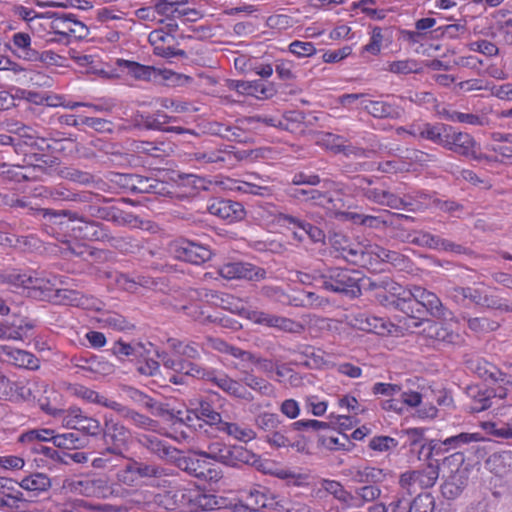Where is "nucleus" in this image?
Here are the masks:
<instances>
[{"label": "nucleus", "instance_id": "obj_42", "mask_svg": "<svg viewBox=\"0 0 512 512\" xmlns=\"http://www.w3.org/2000/svg\"><path fill=\"white\" fill-rule=\"evenodd\" d=\"M73 393L82 398L83 400H86L87 402L96 403L99 405H102L104 407L113 409L115 411H122V405L119 404L116 401L109 400L105 398L104 396L100 395L98 392L91 390L85 386H75L73 388Z\"/></svg>", "mask_w": 512, "mask_h": 512}, {"label": "nucleus", "instance_id": "obj_61", "mask_svg": "<svg viewBox=\"0 0 512 512\" xmlns=\"http://www.w3.org/2000/svg\"><path fill=\"white\" fill-rule=\"evenodd\" d=\"M48 395L45 396V397H38L37 399V403L40 407V409L45 412L46 414L48 415H51L53 417H58L61 415V413L63 412V409H61L60 407H58L56 405L57 403V399H58V393L53 391V390H50L47 392Z\"/></svg>", "mask_w": 512, "mask_h": 512}, {"label": "nucleus", "instance_id": "obj_34", "mask_svg": "<svg viewBox=\"0 0 512 512\" xmlns=\"http://www.w3.org/2000/svg\"><path fill=\"white\" fill-rule=\"evenodd\" d=\"M483 437L479 433H460L455 436L446 438L444 441L432 442L431 449L436 453L448 452L461 448L465 444L471 442L482 441Z\"/></svg>", "mask_w": 512, "mask_h": 512}, {"label": "nucleus", "instance_id": "obj_53", "mask_svg": "<svg viewBox=\"0 0 512 512\" xmlns=\"http://www.w3.org/2000/svg\"><path fill=\"white\" fill-rule=\"evenodd\" d=\"M174 420V425L177 423L185 425L187 428H202L201 416L199 415L198 410L194 409H181L177 411H173L172 413Z\"/></svg>", "mask_w": 512, "mask_h": 512}, {"label": "nucleus", "instance_id": "obj_54", "mask_svg": "<svg viewBox=\"0 0 512 512\" xmlns=\"http://www.w3.org/2000/svg\"><path fill=\"white\" fill-rule=\"evenodd\" d=\"M117 65L122 72H126L136 79H149L151 78L154 71L152 67L144 66L139 63L124 59H118Z\"/></svg>", "mask_w": 512, "mask_h": 512}, {"label": "nucleus", "instance_id": "obj_38", "mask_svg": "<svg viewBox=\"0 0 512 512\" xmlns=\"http://www.w3.org/2000/svg\"><path fill=\"white\" fill-rule=\"evenodd\" d=\"M251 510L259 512V509H275L278 506L276 496L264 487L254 488L246 498Z\"/></svg>", "mask_w": 512, "mask_h": 512}, {"label": "nucleus", "instance_id": "obj_59", "mask_svg": "<svg viewBox=\"0 0 512 512\" xmlns=\"http://www.w3.org/2000/svg\"><path fill=\"white\" fill-rule=\"evenodd\" d=\"M18 138H16L17 146L23 144L30 148L41 147L40 143L44 140L37 136V132L31 127L22 125L15 130Z\"/></svg>", "mask_w": 512, "mask_h": 512}, {"label": "nucleus", "instance_id": "obj_2", "mask_svg": "<svg viewBox=\"0 0 512 512\" xmlns=\"http://www.w3.org/2000/svg\"><path fill=\"white\" fill-rule=\"evenodd\" d=\"M62 283V280L58 277H49L44 272L24 271L16 268L0 270V284H6L14 288L41 290L49 298H52L50 293L54 292L53 300L57 303L81 306L84 309H101L100 301L83 296L75 290L59 287Z\"/></svg>", "mask_w": 512, "mask_h": 512}, {"label": "nucleus", "instance_id": "obj_23", "mask_svg": "<svg viewBox=\"0 0 512 512\" xmlns=\"http://www.w3.org/2000/svg\"><path fill=\"white\" fill-rule=\"evenodd\" d=\"M16 96H17V99H24V100H27L28 102L36 104V105L45 104L47 106H54V107L63 106V107L69 108V109H75L77 107L84 106V107H88L94 111L100 110V107L96 106V105L86 104V103H82V102H72V101L65 102L60 97L44 96L43 94H41L39 92L26 90V89L16 88Z\"/></svg>", "mask_w": 512, "mask_h": 512}, {"label": "nucleus", "instance_id": "obj_36", "mask_svg": "<svg viewBox=\"0 0 512 512\" xmlns=\"http://www.w3.org/2000/svg\"><path fill=\"white\" fill-rule=\"evenodd\" d=\"M230 86L241 94L258 99L268 98L272 95V89L260 79L253 81L233 80Z\"/></svg>", "mask_w": 512, "mask_h": 512}, {"label": "nucleus", "instance_id": "obj_32", "mask_svg": "<svg viewBox=\"0 0 512 512\" xmlns=\"http://www.w3.org/2000/svg\"><path fill=\"white\" fill-rule=\"evenodd\" d=\"M10 49L23 60L37 61L40 59L39 52L32 47V39L26 32H17L12 35Z\"/></svg>", "mask_w": 512, "mask_h": 512}, {"label": "nucleus", "instance_id": "obj_37", "mask_svg": "<svg viewBox=\"0 0 512 512\" xmlns=\"http://www.w3.org/2000/svg\"><path fill=\"white\" fill-rule=\"evenodd\" d=\"M346 475L357 483H377L385 478L382 469L368 465L352 466L347 470Z\"/></svg>", "mask_w": 512, "mask_h": 512}, {"label": "nucleus", "instance_id": "obj_4", "mask_svg": "<svg viewBox=\"0 0 512 512\" xmlns=\"http://www.w3.org/2000/svg\"><path fill=\"white\" fill-rule=\"evenodd\" d=\"M138 440L144 447L159 458L175 463L188 474L198 479L203 475V469L208 461L206 457H202V452L194 453L191 456H183L178 449L151 434L140 435Z\"/></svg>", "mask_w": 512, "mask_h": 512}, {"label": "nucleus", "instance_id": "obj_28", "mask_svg": "<svg viewBox=\"0 0 512 512\" xmlns=\"http://www.w3.org/2000/svg\"><path fill=\"white\" fill-rule=\"evenodd\" d=\"M0 359L20 368H39V360L32 353L9 345H0Z\"/></svg>", "mask_w": 512, "mask_h": 512}, {"label": "nucleus", "instance_id": "obj_1", "mask_svg": "<svg viewBox=\"0 0 512 512\" xmlns=\"http://www.w3.org/2000/svg\"><path fill=\"white\" fill-rule=\"evenodd\" d=\"M46 222L47 232L53 234L61 243L60 252L64 255L72 254L86 258L93 253L91 248L84 243L74 240L103 241L107 233L96 222L86 221L76 217L75 214L63 211V213L41 210Z\"/></svg>", "mask_w": 512, "mask_h": 512}, {"label": "nucleus", "instance_id": "obj_41", "mask_svg": "<svg viewBox=\"0 0 512 512\" xmlns=\"http://www.w3.org/2000/svg\"><path fill=\"white\" fill-rule=\"evenodd\" d=\"M18 485L22 489L38 495L51 487V480L46 474L35 472L25 476Z\"/></svg>", "mask_w": 512, "mask_h": 512}, {"label": "nucleus", "instance_id": "obj_19", "mask_svg": "<svg viewBox=\"0 0 512 512\" xmlns=\"http://www.w3.org/2000/svg\"><path fill=\"white\" fill-rule=\"evenodd\" d=\"M445 148L465 157L474 160H482L485 156L480 152V146L476 143L474 138L463 132H457L451 127Z\"/></svg>", "mask_w": 512, "mask_h": 512}, {"label": "nucleus", "instance_id": "obj_51", "mask_svg": "<svg viewBox=\"0 0 512 512\" xmlns=\"http://www.w3.org/2000/svg\"><path fill=\"white\" fill-rule=\"evenodd\" d=\"M219 429L226 432L234 439L242 442H249L256 437V433L253 429L237 423L223 422L221 423Z\"/></svg>", "mask_w": 512, "mask_h": 512}, {"label": "nucleus", "instance_id": "obj_60", "mask_svg": "<svg viewBox=\"0 0 512 512\" xmlns=\"http://www.w3.org/2000/svg\"><path fill=\"white\" fill-rule=\"evenodd\" d=\"M386 70L394 74H410L418 73L421 66L414 59H402L388 62Z\"/></svg>", "mask_w": 512, "mask_h": 512}, {"label": "nucleus", "instance_id": "obj_46", "mask_svg": "<svg viewBox=\"0 0 512 512\" xmlns=\"http://www.w3.org/2000/svg\"><path fill=\"white\" fill-rule=\"evenodd\" d=\"M47 392V386L40 382H27L15 384V395L17 398L27 401L35 402L38 399L37 394L40 392Z\"/></svg>", "mask_w": 512, "mask_h": 512}, {"label": "nucleus", "instance_id": "obj_64", "mask_svg": "<svg viewBox=\"0 0 512 512\" xmlns=\"http://www.w3.org/2000/svg\"><path fill=\"white\" fill-rule=\"evenodd\" d=\"M244 373L245 375L242 378V381L247 387L259 392L262 395L270 396L273 394L274 388L269 382L251 373H248V371Z\"/></svg>", "mask_w": 512, "mask_h": 512}, {"label": "nucleus", "instance_id": "obj_40", "mask_svg": "<svg viewBox=\"0 0 512 512\" xmlns=\"http://www.w3.org/2000/svg\"><path fill=\"white\" fill-rule=\"evenodd\" d=\"M412 242L419 246H424L435 250L460 252L459 245H455L445 239L427 232L417 233L413 237Z\"/></svg>", "mask_w": 512, "mask_h": 512}, {"label": "nucleus", "instance_id": "obj_10", "mask_svg": "<svg viewBox=\"0 0 512 512\" xmlns=\"http://www.w3.org/2000/svg\"><path fill=\"white\" fill-rule=\"evenodd\" d=\"M321 284L326 290L344 293L352 297L360 293V272L341 268H331L321 274Z\"/></svg>", "mask_w": 512, "mask_h": 512}, {"label": "nucleus", "instance_id": "obj_30", "mask_svg": "<svg viewBox=\"0 0 512 512\" xmlns=\"http://www.w3.org/2000/svg\"><path fill=\"white\" fill-rule=\"evenodd\" d=\"M208 380L212 381L221 390L231 396L246 400L252 399L251 393L244 385L224 373L209 372Z\"/></svg>", "mask_w": 512, "mask_h": 512}, {"label": "nucleus", "instance_id": "obj_62", "mask_svg": "<svg viewBox=\"0 0 512 512\" xmlns=\"http://www.w3.org/2000/svg\"><path fill=\"white\" fill-rule=\"evenodd\" d=\"M81 367L95 376L108 375L113 371V365L99 357H91L85 360V365Z\"/></svg>", "mask_w": 512, "mask_h": 512}, {"label": "nucleus", "instance_id": "obj_21", "mask_svg": "<svg viewBox=\"0 0 512 512\" xmlns=\"http://www.w3.org/2000/svg\"><path fill=\"white\" fill-rule=\"evenodd\" d=\"M450 129L451 126L442 123H415L412 124L408 130L402 127L398 128L397 133L401 134L407 132L413 137H421L444 147L447 142Z\"/></svg>", "mask_w": 512, "mask_h": 512}, {"label": "nucleus", "instance_id": "obj_16", "mask_svg": "<svg viewBox=\"0 0 512 512\" xmlns=\"http://www.w3.org/2000/svg\"><path fill=\"white\" fill-rule=\"evenodd\" d=\"M464 462L462 453H454L445 458L443 462L444 467L456 466V470L445 480L441 487L442 494L447 499H454L458 497L467 484V473L465 469L459 467Z\"/></svg>", "mask_w": 512, "mask_h": 512}, {"label": "nucleus", "instance_id": "obj_11", "mask_svg": "<svg viewBox=\"0 0 512 512\" xmlns=\"http://www.w3.org/2000/svg\"><path fill=\"white\" fill-rule=\"evenodd\" d=\"M145 504L150 510L184 512V492L182 486L168 490H152L145 493Z\"/></svg>", "mask_w": 512, "mask_h": 512}, {"label": "nucleus", "instance_id": "obj_58", "mask_svg": "<svg viewBox=\"0 0 512 512\" xmlns=\"http://www.w3.org/2000/svg\"><path fill=\"white\" fill-rule=\"evenodd\" d=\"M0 495L17 508L23 501V493L15 487L12 479L9 478L0 477Z\"/></svg>", "mask_w": 512, "mask_h": 512}, {"label": "nucleus", "instance_id": "obj_33", "mask_svg": "<svg viewBox=\"0 0 512 512\" xmlns=\"http://www.w3.org/2000/svg\"><path fill=\"white\" fill-rule=\"evenodd\" d=\"M2 168H7L6 170H2L1 174L6 178L14 181L21 180H38L42 179L43 175L46 173V170L41 165H30V166H20L13 165L8 167L6 164L2 165Z\"/></svg>", "mask_w": 512, "mask_h": 512}, {"label": "nucleus", "instance_id": "obj_14", "mask_svg": "<svg viewBox=\"0 0 512 512\" xmlns=\"http://www.w3.org/2000/svg\"><path fill=\"white\" fill-rule=\"evenodd\" d=\"M169 252L176 259L195 265L208 261L212 256L209 247L187 239H177L171 242Z\"/></svg>", "mask_w": 512, "mask_h": 512}, {"label": "nucleus", "instance_id": "obj_29", "mask_svg": "<svg viewBox=\"0 0 512 512\" xmlns=\"http://www.w3.org/2000/svg\"><path fill=\"white\" fill-rule=\"evenodd\" d=\"M210 214L217 216L228 223L242 220L245 210L241 203L231 200H217L209 205Z\"/></svg>", "mask_w": 512, "mask_h": 512}, {"label": "nucleus", "instance_id": "obj_44", "mask_svg": "<svg viewBox=\"0 0 512 512\" xmlns=\"http://www.w3.org/2000/svg\"><path fill=\"white\" fill-rule=\"evenodd\" d=\"M30 450L33 454L39 456L34 458L38 467H48L51 463L62 461L61 455L56 449L42 443H35L30 447Z\"/></svg>", "mask_w": 512, "mask_h": 512}, {"label": "nucleus", "instance_id": "obj_20", "mask_svg": "<svg viewBox=\"0 0 512 512\" xmlns=\"http://www.w3.org/2000/svg\"><path fill=\"white\" fill-rule=\"evenodd\" d=\"M104 439L107 444L111 445L107 448L106 453L122 455L131 440V434L123 425L106 416Z\"/></svg>", "mask_w": 512, "mask_h": 512}, {"label": "nucleus", "instance_id": "obj_49", "mask_svg": "<svg viewBox=\"0 0 512 512\" xmlns=\"http://www.w3.org/2000/svg\"><path fill=\"white\" fill-rule=\"evenodd\" d=\"M455 298H459L461 296L463 300H467L471 303H475L478 306L482 307H495L496 302L489 298L487 295H484L482 291L474 288H459L456 289Z\"/></svg>", "mask_w": 512, "mask_h": 512}, {"label": "nucleus", "instance_id": "obj_7", "mask_svg": "<svg viewBox=\"0 0 512 512\" xmlns=\"http://www.w3.org/2000/svg\"><path fill=\"white\" fill-rule=\"evenodd\" d=\"M474 370L480 377L494 380L495 387L483 392L479 391L477 395H474L473 411L480 412L488 409L494 404L496 399L506 398L512 392V377L501 378L498 383L499 379L497 375L499 372L494 365L486 361L478 362Z\"/></svg>", "mask_w": 512, "mask_h": 512}, {"label": "nucleus", "instance_id": "obj_47", "mask_svg": "<svg viewBox=\"0 0 512 512\" xmlns=\"http://www.w3.org/2000/svg\"><path fill=\"white\" fill-rule=\"evenodd\" d=\"M327 209L331 211L340 220L350 221L354 224H362L368 227H378L382 223V221L378 217L363 215L354 211L332 210L329 207Z\"/></svg>", "mask_w": 512, "mask_h": 512}, {"label": "nucleus", "instance_id": "obj_22", "mask_svg": "<svg viewBox=\"0 0 512 512\" xmlns=\"http://www.w3.org/2000/svg\"><path fill=\"white\" fill-rule=\"evenodd\" d=\"M219 274L228 280L245 279L260 281L266 277V271L247 262H228L219 268Z\"/></svg>", "mask_w": 512, "mask_h": 512}, {"label": "nucleus", "instance_id": "obj_25", "mask_svg": "<svg viewBox=\"0 0 512 512\" xmlns=\"http://www.w3.org/2000/svg\"><path fill=\"white\" fill-rule=\"evenodd\" d=\"M184 512H196L198 510H213L217 507L216 497L204 493L199 487L183 486Z\"/></svg>", "mask_w": 512, "mask_h": 512}, {"label": "nucleus", "instance_id": "obj_45", "mask_svg": "<svg viewBox=\"0 0 512 512\" xmlns=\"http://www.w3.org/2000/svg\"><path fill=\"white\" fill-rule=\"evenodd\" d=\"M368 199L394 209H401L405 202L400 197L379 188H370L366 191Z\"/></svg>", "mask_w": 512, "mask_h": 512}, {"label": "nucleus", "instance_id": "obj_52", "mask_svg": "<svg viewBox=\"0 0 512 512\" xmlns=\"http://www.w3.org/2000/svg\"><path fill=\"white\" fill-rule=\"evenodd\" d=\"M121 413L125 418L132 421L133 424H135L137 427L148 430V431H154L158 432L160 434H164V431L156 421L141 415L135 411L128 410L122 406V411H118Z\"/></svg>", "mask_w": 512, "mask_h": 512}, {"label": "nucleus", "instance_id": "obj_63", "mask_svg": "<svg viewBox=\"0 0 512 512\" xmlns=\"http://www.w3.org/2000/svg\"><path fill=\"white\" fill-rule=\"evenodd\" d=\"M316 142L325 149L335 153L344 151L345 148V139L332 133L319 134Z\"/></svg>", "mask_w": 512, "mask_h": 512}, {"label": "nucleus", "instance_id": "obj_39", "mask_svg": "<svg viewBox=\"0 0 512 512\" xmlns=\"http://www.w3.org/2000/svg\"><path fill=\"white\" fill-rule=\"evenodd\" d=\"M363 109L372 116L378 118H398L403 113V109L395 103H388L381 100H372L369 97L368 101L364 104Z\"/></svg>", "mask_w": 512, "mask_h": 512}, {"label": "nucleus", "instance_id": "obj_26", "mask_svg": "<svg viewBox=\"0 0 512 512\" xmlns=\"http://www.w3.org/2000/svg\"><path fill=\"white\" fill-rule=\"evenodd\" d=\"M439 477V468L437 465L428 464L421 470L406 472L400 477L402 487L428 488L433 486Z\"/></svg>", "mask_w": 512, "mask_h": 512}, {"label": "nucleus", "instance_id": "obj_55", "mask_svg": "<svg viewBox=\"0 0 512 512\" xmlns=\"http://www.w3.org/2000/svg\"><path fill=\"white\" fill-rule=\"evenodd\" d=\"M390 33L388 29L374 27L370 33V41L363 47V51L371 55H378L382 49L384 41H388Z\"/></svg>", "mask_w": 512, "mask_h": 512}, {"label": "nucleus", "instance_id": "obj_35", "mask_svg": "<svg viewBox=\"0 0 512 512\" xmlns=\"http://www.w3.org/2000/svg\"><path fill=\"white\" fill-rule=\"evenodd\" d=\"M157 10L172 18L187 17L188 20H195L199 16L197 11L186 6L185 0H163L157 5Z\"/></svg>", "mask_w": 512, "mask_h": 512}, {"label": "nucleus", "instance_id": "obj_18", "mask_svg": "<svg viewBox=\"0 0 512 512\" xmlns=\"http://www.w3.org/2000/svg\"><path fill=\"white\" fill-rule=\"evenodd\" d=\"M432 156L419 150H407L402 158H395L379 164V169L385 173L415 171L419 166L431 161Z\"/></svg>", "mask_w": 512, "mask_h": 512}, {"label": "nucleus", "instance_id": "obj_57", "mask_svg": "<svg viewBox=\"0 0 512 512\" xmlns=\"http://www.w3.org/2000/svg\"><path fill=\"white\" fill-rule=\"evenodd\" d=\"M223 189L229 191H237L247 194L263 195V191L266 190L264 187H260L245 181L235 180L226 178L220 182Z\"/></svg>", "mask_w": 512, "mask_h": 512}, {"label": "nucleus", "instance_id": "obj_56", "mask_svg": "<svg viewBox=\"0 0 512 512\" xmlns=\"http://www.w3.org/2000/svg\"><path fill=\"white\" fill-rule=\"evenodd\" d=\"M55 431L48 428L32 429L19 436V442L33 446L35 443L52 442Z\"/></svg>", "mask_w": 512, "mask_h": 512}, {"label": "nucleus", "instance_id": "obj_13", "mask_svg": "<svg viewBox=\"0 0 512 512\" xmlns=\"http://www.w3.org/2000/svg\"><path fill=\"white\" fill-rule=\"evenodd\" d=\"M63 488L70 493L85 497L108 498L113 494L111 485L104 478L66 479L63 482Z\"/></svg>", "mask_w": 512, "mask_h": 512}, {"label": "nucleus", "instance_id": "obj_12", "mask_svg": "<svg viewBox=\"0 0 512 512\" xmlns=\"http://www.w3.org/2000/svg\"><path fill=\"white\" fill-rule=\"evenodd\" d=\"M202 457L213 459L229 466H238L252 462L254 454L243 446H227L220 442H213L208 451L202 452Z\"/></svg>", "mask_w": 512, "mask_h": 512}, {"label": "nucleus", "instance_id": "obj_31", "mask_svg": "<svg viewBox=\"0 0 512 512\" xmlns=\"http://www.w3.org/2000/svg\"><path fill=\"white\" fill-rule=\"evenodd\" d=\"M148 40L156 55L170 58L177 54L175 51V37L163 29L153 30L149 34Z\"/></svg>", "mask_w": 512, "mask_h": 512}, {"label": "nucleus", "instance_id": "obj_8", "mask_svg": "<svg viewBox=\"0 0 512 512\" xmlns=\"http://www.w3.org/2000/svg\"><path fill=\"white\" fill-rule=\"evenodd\" d=\"M113 353L119 357H132L137 360L138 371L146 376H154L159 370V362L153 356L158 355V350L150 343L129 344L117 341L113 346Z\"/></svg>", "mask_w": 512, "mask_h": 512}, {"label": "nucleus", "instance_id": "obj_3", "mask_svg": "<svg viewBox=\"0 0 512 512\" xmlns=\"http://www.w3.org/2000/svg\"><path fill=\"white\" fill-rule=\"evenodd\" d=\"M256 217L269 231L276 232L281 228H287L299 241H302L305 235L314 242H320L325 237L323 231L318 227L297 217L280 213L273 205L259 206L256 210Z\"/></svg>", "mask_w": 512, "mask_h": 512}, {"label": "nucleus", "instance_id": "obj_48", "mask_svg": "<svg viewBox=\"0 0 512 512\" xmlns=\"http://www.w3.org/2000/svg\"><path fill=\"white\" fill-rule=\"evenodd\" d=\"M209 346L222 353H226L234 357L235 359L239 360V362H245V361H252L254 360V355L250 352L241 350L239 348L230 346L226 342H224L221 339L217 338H210L208 339Z\"/></svg>", "mask_w": 512, "mask_h": 512}, {"label": "nucleus", "instance_id": "obj_15", "mask_svg": "<svg viewBox=\"0 0 512 512\" xmlns=\"http://www.w3.org/2000/svg\"><path fill=\"white\" fill-rule=\"evenodd\" d=\"M39 27L49 33L68 36L80 34L81 30L84 29V24L65 13L47 12L45 17H43V21L38 22L37 26H33L37 30Z\"/></svg>", "mask_w": 512, "mask_h": 512}, {"label": "nucleus", "instance_id": "obj_24", "mask_svg": "<svg viewBox=\"0 0 512 512\" xmlns=\"http://www.w3.org/2000/svg\"><path fill=\"white\" fill-rule=\"evenodd\" d=\"M184 512H196L198 510H213L217 507L216 497L204 493L199 487L183 486Z\"/></svg>", "mask_w": 512, "mask_h": 512}, {"label": "nucleus", "instance_id": "obj_50", "mask_svg": "<svg viewBox=\"0 0 512 512\" xmlns=\"http://www.w3.org/2000/svg\"><path fill=\"white\" fill-rule=\"evenodd\" d=\"M135 474H139L142 477H151L157 476L160 474V471L157 467L153 465H139L134 463L127 467V470L118 475L120 481L124 483L130 484L134 481Z\"/></svg>", "mask_w": 512, "mask_h": 512}, {"label": "nucleus", "instance_id": "obj_27", "mask_svg": "<svg viewBox=\"0 0 512 512\" xmlns=\"http://www.w3.org/2000/svg\"><path fill=\"white\" fill-rule=\"evenodd\" d=\"M351 325L361 331L375 333L378 335L392 334L394 325L384 318L376 317L366 313H359L351 320Z\"/></svg>", "mask_w": 512, "mask_h": 512}, {"label": "nucleus", "instance_id": "obj_9", "mask_svg": "<svg viewBox=\"0 0 512 512\" xmlns=\"http://www.w3.org/2000/svg\"><path fill=\"white\" fill-rule=\"evenodd\" d=\"M224 304V308L231 311L234 314H238L241 317H244L253 323L266 325L269 327H278L283 330H292L294 323L289 319L266 314L264 312L251 310L245 306V303L233 296H227L226 299L222 300Z\"/></svg>", "mask_w": 512, "mask_h": 512}, {"label": "nucleus", "instance_id": "obj_5", "mask_svg": "<svg viewBox=\"0 0 512 512\" xmlns=\"http://www.w3.org/2000/svg\"><path fill=\"white\" fill-rule=\"evenodd\" d=\"M383 288L388 291L392 297L391 302L397 306L407 305V309L411 307L412 303L425 308L431 315L438 317L442 315V304L439 298L432 292L420 286H414L412 289H405L401 285L390 281L383 280L381 282ZM405 309V307H402ZM408 314V310L405 311Z\"/></svg>", "mask_w": 512, "mask_h": 512}, {"label": "nucleus", "instance_id": "obj_43", "mask_svg": "<svg viewBox=\"0 0 512 512\" xmlns=\"http://www.w3.org/2000/svg\"><path fill=\"white\" fill-rule=\"evenodd\" d=\"M427 337L435 339L439 342L457 344L460 341V335L449 331L442 323L428 322L424 328Z\"/></svg>", "mask_w": 512, "mask_h": 512}, {"label": "nucleus", "instance_id": "obj_6", "mask_svg": "<svg viewBox=\"0 0 512 512\" xmlns=\"http://www.w3.org/2000/svg\"><path fill=\"white\" fill-rule=\"evenodd\" d=\"M320 485L321 488L316 491V495L320 496L321 491L324 490L333 495L342 508L345 509L362 508L381 495L380 488L375 485H365L356 488L354 491L346 490L340 482L335 480L321 479Z\"/></svg>", "mask_w": 512, "mask_h": 512}, {"label": "nucleus", "instance_id": "obj_17", "mask_svg": "<svg viewBox=\"0 0 512 512\" xmlns=\"http://www.w3.org/2000/svg\"><path fill=\"white\" fill-rule=\"evenodd\" d=\"M373 258L375 262H390L397 266L400 255L397 252L386 250L378 245H369L364 248H343V258L352 263H367L366 258Z\"/></svg>", "mask_w": 512, "mask_h": 512}]
</instances>
